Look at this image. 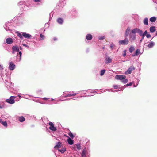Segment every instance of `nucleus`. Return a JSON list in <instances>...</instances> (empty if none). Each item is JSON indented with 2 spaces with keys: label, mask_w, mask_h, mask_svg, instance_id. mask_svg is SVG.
<instances>
[{
  "label": "nucleus",
  "mask_w": 157,
  "mask_h": 157,
  "mask_svg": "<svg viewBox=\"0 0 157 157\" xmlns=\"http://www.w3.org/2000/svg\"><path fill=\"white\" fill-rule=\"evenodd\" d=\"M156 20V18L155 17H152L150 19V21L151 22H154Z\"/></svg>",
  "instance_id": "aec40b11"
},
{
  "label": "nucleus",
  "mask_w": 157,
  "mask_h": 157,
  "mask_svg": "<svg viewBox=\"0 0 157 157\" xmlns=\"http://www.w3.org/2000/svg\"><path fill=\"white\" fill-rule=\"evenodd\" d=\"M132 82H130V83L127 84L126 85H124V86H132Z\"/></svg>",
  "instance_id": "c9c22d12"
},
{
  "label": "nucleus",
  "mask_w": 157,
  "mask_h": 157,
  "mask_svg": "<svg viewBox=\"0 0 157 157\" xmlns=\"http://www.w3.org/2000/svg\"><path fill=\"white\" fill-rule=\"evenodd\" d=\"M64 136H66V137H68V138H69V136H66V135H64Z\"/></svg>",
  "instance_id": "09e8293b"
},
{
  "label": "nucleus",
  "mask_w": 157,
  "mask_h": 157,
  "mask_svg": "<svg viewBox=\"0 0 157 157\" xmlns=\"http://www.w3.org/2000/svg\"><path fill=\"white\" fill-rule=\"evenodd\" d=\"M129 42L128 39L126 37L124 40L119 41L118 42L120 45H126L128 44Z\"/></svg>",
  "instance_id": "f257e3e1"
},
{
  "label": "nucleus",
  "mask_w": 157,
  "mask_h": 157,
  "mask_svg": "<svg viewBox=\"0 0 157 157\" xmlns=\"http://www.w3.org/2000/svg\"><path fill=\"white\" fill-rule=\"evenodd\" d=\"M105 60L106 62L105 63L106 64L109 63H111L112 62V59H111L110 57H109L108 58H106L105 59Z\"/></svg>",
  "instance_id": "2eb2a0df"
},
{
  "label": "nucleus",
  "mask_w": 157,
  "mask_h": 157,
  "mask_svg": "<svg viewBox=\"0 0 157 157\" xmlns=\"http://www.w3.org/2000/svg\"><path fill=\"white\" fill-rule=\"evenodd\" d=\"M17 36L19 37L21 39H22L23 38L22 35H21L19 32H17Z\"/></svg>",
  "instance_id": "cd10ccee"
},
{
  "label": "nucleus",
  "mask_w": 157,
  "mask_h": 157,
  "mask_svg": "<svg viewBox=\"0 0 157 157\" xmlns=\"http://www.w3.org/2000/svg\"><path fill=\"white\" fill-rule=\"evenodd\" d=\"M61 143L60 142H58L57 144L55 146L54 148H60L61 147Z\"/></svg>",
  "instance_id": "4be33fe9"
},
{
  "label": "nucleus",
  "mask_w": 157,
  "mask_h": 157,
  "mask_svg": "<svg viewBox=\"0 0 157 157\" xmlns=\"http://www.w3.org/2000/svg\"><path fill=\"white\" fill-rule=\"evenodd\" d=\"M105 72V70H101L100 71V75L102 76L104 74Z\"/></svg>",
  "instance_id": "72a5a7b5"
},
{
  "label": "nucleus",
  "mask_w": 157,
  "mask_h": 157,
  "mask_svg": "<svg viewBox=\"0 0 157 157\" xmlns=\"http://www.w3.org/2000/svg\"><path fill=\"white\" fill-rule=\"evenodd\" d=\"M0 108H2V107L0 106Z\"/></svg>",
  "instance_id": "5fc2aeb1"
},
{
  "label": "nucleus",
  "mask_w": 157,
  "mask_h": 157,
  "mask_svg": "<svg viewBox=\"0 0 157 157\" xmlns=\"http://www.w3.org/2000/svg\"><path fill=\"white\" fill-rule=\"evenodd\" d=\"M15 65L12 62H11L10 63L9 68L10 70H13L15 68Z\"/></svg>",
  "instance_id": "0eeeda50"
},
{
  "label": "nucleus",
  "mask_w": 157,
  "mask_h": 157,
  "mask_svg": "<svg viewBox=\"0 0 157 157\" xmlns=\"http://www.w3.org/2000/svg\"><path fill=\"white\" fill-rule=\"evenodd\" d=\"M18 120L20 122H22L25 121V118L24 117L21 116L19 117Z\"/></svg>",
  "instance_id": "5701e85b"
},
{
  "label": "nucleus",
  "mask_w": 157,
  "mask_h": 157,
  "mask_svg": "<svg viewBox=\"0 0 157 157\" xmlns=\"http://www.w3.org/2000/svg\"><path fill=\"white\" fill-rule=\"evenodd\" d=\"M76 94H68L67 95L65 96V97H70L72 96H75Z\"/></svg>",
  "instance_id": "c756f323"
},
{
  "label": "nucleus",
  "mask_w": 157,
  "mask_h": 157,
  "mask_svg": "<svg viewBox=\"0 0 157 157\" xmlns=\"http://www.w3.org/2000/svg\"><path fill=\"white\" fill-rule=\"evenodd\" d=\"M147 33H148V32L147 31V30H145L144 32V33H143V34L144 35H146L147 34Z\"/></svg>",
  "instance_id": "4c0bfd02"
},
{
  "label": "nucleus",
  "mask_w": 157,
  "mask_h": 157,
  "mask_svg": "<svg viewBox=\"0 0 157 157\" xmlns=\"http://www.w3.org/2000/svg\"><path fill=\"white\" fill-rule=\"evenodd\" d=\"M71 157H72V156H71Z\"/></svg>",
  "instance_id": "13d9d810"
},
{
  "label": "nucleus",
  "mask_w": 157,
  "mask_h": 157,
  "mask_svg": "<svg viewBox=\"0 0 157 157\" xmlns=\"http://www.w3.org/2000/svg\"><path fill=\"white\" fill-rule=\"evenodd\" d=\"M137 33L140 35H141L143 34V31L140 30V29L138 28Z\"/></svg>",
  "instance_id": "bb28decb"
},
{
  "label": "nucleus",
  "mask_w": 157,
  "mask_h": 157,
  "mask_svg": "<svg viewBox=\"0 0 157 157\" xmlns=\"http://www.w3.org/2000/svg\"><path fill=\"white\" fill-rule=\"evenodd\" d=\"M6 42L8 44H11L13 43V40L12 38H9L6 39Z\"/></svg>",
  "instance_id": "1a4fd4ad"
},
{
  "label": "nucleus",
  "mask_w": 157,
  "mask_h": 157,
  "mask_svg": "<svg viewBox=\"0 0 157 157\" xmlns=\"http://www.w3.org/2000/svg\"><path fill=\"white\" fill-rule=\"evenodd\" d=\"M76 149H78V144H76L74 145V149L75 150H76Z\"/></svg>",
  "instance_id": "2f4dec72"
},
{
  "label": "nucleus",
  "mask_w": 157,
  "mask_h": 157,
  "mask_svg": "<svg viewBox=\"0 0 157 157\" xmlns=\"http://www.w3.org/2000/svg\"><path fill=\"white\" fill-rule=\"evenodd\" d=\"M128 80L126 79L125 78H123V79L122 80V82L124 83H127L128 82Z\"/></svg>",
  "instance_id": "7c9ffc66"
},
{
  "label": "nucleus",
  "mask_w": 157,
  "mask_h": 157,
  "mask_svg": "<svg viewBox=\"0 0 157 157\" xmlns=\"http://www.w3.org/2000/svg\"><path fill=\"white\" fill-rule=\"evenodd\" d=\"M33 1L36 2H41V0H33Z\"/></svg>",
  "instance_id": "58836bf2"
},
{
  "label": "nucleus",
  "mask_w": 157,
  "mask_h": 157,
  "mask_svg": "<svg viewBox=\"0 0 157 157\" xmlns=\"http://www.w3.org/2000/svg\"><path fill=\"white\" fill-rule=\"evenodd\" d=\"M126 78V76L124 75H117L115 76V78L117 80H122L123 78Z\"/></svg>",
  "instance_id": "423d86ee"
},
{
  "label": "nucleus",
  "mask_w": 157,
  "mask_h": 157,
  "mask_svg": "<svg viewBox=\"0 0 157 157\" xmlns=\"http://www.w3.org/2000/svg\"><path fill=\"white\" fill-rule=\"evenodd\" d=\"M146 36L148 38H151V35L150 34H148L146 35Z\"/></svg>",
  "instance_id": "e433bc0d"
},
{
  "label": "nucleus",
  "mask_w": 157,
  "mask_h": 157,
  "mask_svg": "<svg viewBox=\"0 0 157 157\" xmlns=\"http://www.w3.org/2000/svg\"><path fill=\"white\" fill-rule=\"evenodd\" d=\"M53 40L54 41H56L57 40V39L56 38V37H54L53 38Z\"/></svg>",
  "instance_id": "c03bdc74"
},
{
  "label": "nucleus",
  "mask_w": 157,
  "mask_h": 157,
  "mask_svg": "<svg viewBox=\"0 0 157 157\" xmlns=\"http://www.w3.org/2000/svg\"><path fill=\"white\" fill-rule=\"evenodd\" d=\"M130 41H131L134 40L136 39V35L135 34H132L131 33H130Z\"/></svg>",
  "instance_id": "39448f33"
},
{
  "label": "nucleus",
  "mask_w": 157,
  "mask_h": 157,
  "mask_svg": "<svg viewBox=\"0 0 157 157\" xmlns=\"http://www.w3.org/2000/svg\"><path fill=\"white\" fill-rule=\"evenodd\" d=\"M86 149L85 148L83 150L82 153L81 155L82 157H85L86 156Z\"/></svg>",
  "instance_id": "9d476101"
},
{
  "label": "nucleus",
  "mask_w": 157,
  "mask_h": 157,
  "mask_svg": "<svg viewBox=\"0 0 157 157\" xmlns=\"http://www.w3.org/2000/svg\"><path fill=\"white\" fill-rule=\"evenodd\" d=\"M126 55V53L125 52V53L124 54H123V56H124V57H125V56Z\"/></svg>",
  "instance_id": "49530a36"
},
{
  "label": "nucleus",
  "mask_w": 157,
  "mask_h": 157,
  "mask_svg": "<svg viewBox=\"0 0 157 157\" xmlns=\"http://www.w3.org/2000/svg\"><path fill=\"white\" fill-rule=\"evenodd\" d=\"M142 40H143V39H141L140 40V43H141V42H142Z\"/></svg>",
  "instance_id": "de8ad7c7"
},
{
  "label": "nucleus",
  "mask_w": 157,
  "mask_h": 157,
  "mask_svg": "<svg viewBox=\"0 0 157 157\" xmlns=\"http://www.w3.org/2000/svg\"><path fill=\"white\" fill-rule=\"evenodd\" d=\"M130 31V28L129 27H128L125 31V37H127L129 33V32Z\"/></svg>",
  "instance_id": "9b49d317"
},
{
  "label": "nucleus",
  "mask_w": 157,
  "mask_h": 157,
  "mask_svg": "<svg viewBox=\"0 0 157 157\" xmlns=\"http://www.w3.org/2000/svg\"><path fill=\"white\" fill-rule=\"evenodd\" d=\"M80 147L79 146V150L80 149Z\"/></svg>",
  "instance_id": "603ef678"
},
{
  "label": "nucleus",
  "mask_w": 157,
  "mask_h": 157,
  "mask_svg": "<svg viewBox=\"0 0 157 157\" xmlns=\"http://www.w3.org/2000/svg\"><path fill=\"white\" fill-rule=\"evenodd\" d=\"M44 98L45 100H47V98Z\"/></svg>",
  "instance_id": "8fccbe9b"
},
{
  "label": "nucleus",
  "mask_w": 157,
  "mask_h": 157,
  "mask_svg": "<svg viewBox=\"0 0 157 157\" xmlns=\"http://www.w3.org/2000/svg\"><path fill=\"white\" fill-rule=\"evenodd\" d=\"M66 149L65 148H63L61 149H59L58 151L61 152L62 153H63L66 151Z\"/></svg>",
  "instance_id": "c85d7f7f"
},
{
  "label": "nucleus",
  "mask_w": 157,
  "mask_h": 157,
  "mask_svg": "<svg viewBox=\"0 0 157 157\" xmlns=\"http://www.w3.org/2000/svg\"><path fill=\"white\" fill-rule=\"evenodd\" d=\"M22 35L25 38H30L31 37V35L30 34L26 33H23Z\"/></svg>",
  "instance_id": "6e6552de"
},
{
  "label": "nucleus",
  "mask_w": 157,
  "mask_h": 157,
  "mask_svg": "<svg viewBox=\"0 0 157 157\" xmlns=\"http://www.w3.org/2000/svg\"><path fill=\"white\" fill-rule=\"evenodd\" d=\"M0 123L5 127L7 126V123L6 121H3L2 119H0Z\"/></svg>",
  "instance_id": "dca6fc26"
},
{
  "label": "nucleus",
  "mask_w": 157,
  "mask_h": 157,
  "mask_svg": "<svg viewBox=\"0 0 157 157\" xmlns=\"http://www.w3.org/2000/svg\"><path fill=\"white\" fill-rule=\"evenodd\" d=\"M149 30L151 32L153 33L156 30L155 27V26H151Z\"/></svg>",
  "instance_id": "ddd939ff"
},
{
  "label": "nucleus",
  "mask_w": 157,
  "mask_h": 157,
  "mask_svg": "<svg viewBox=\"0 0 157 157\" xmlns=\"http://www.w3.org/2000/svg\"><path fill=\"white\" fill-rule=\"evenodd\" d=\"M114 44H111L110 47L111 48H113V47Z\"/></svg>",
  "instance_id": "37998d69"
},
{
  "label": "nucleus",
  "mask_w": 157,
  "mask_h": 157,
  "mask_svg": "<svg viewBox=\"0 0 157 157\" xmlns=\"http://www.w3.org/2000/svg\"><path fill=\"white\" fill-rule=\"evenodd\" d=\"M40 39L41 40H43L44 39V38L45 37L44 36V35H42V34H40Z\"/></svg>",
  "instance_id": "f704fd0d"
},
{
  "label": "nucleus",
  "mask_w": 157,
  "mask_h": 157,
  "mask_svg": "<svg viewBox=\"0 0 157 157\" xmlns=\"http://www.w3.org/2000/svg\"><path fill=\"white\" fill-rule=\"evenodd\" d=\"M15 97L14 96H11L9 99H7L6 100V102L9 104H13L14 103L15 101L14 99Z\"/></svg>",
  "instance_id": "f03ea898"
},
{
  "label": "nucleus",
  "mask_w": 157,
  "mask_h": 157,
  "mask_svg": "<svg viewBox=\"0 0 157 157\" xmlns=\"http://www.w3.org/2000/svg\"><path fill=\"white\" fill-rule=\"evenodd\" d=\"M138 28H136L132 30L130 33L133 34H135L137 32Z\"/></svg>",
  "instance_id": "412c9836"
},
{
  "label": "nucleus",
  "mask_w": 157,
  "mask_h": 157,
  "mask_svg": "<svg viewBox=\"0 0 157 157\" xmlns=\"http://www.w3.org/2000/svg\"><path fill=\"white\" fill-rule=\"evenodd\" d=\"M140 36H141L142 37V39L143 40L144 39V36H145V35H144L143 34H142Z\"/></svg>",
  "instance_id": "79ce46f5"
},
{
  "label": "nucleus",
  "mask_w": 157,
  "mask_h": 157,
  "mask_svg": "<svg viewBox=\"0 0 157 157\" xmlns=\"http://www.w3.org/2000/svg\"><path fill=\"white\" fill-rule=\"evenodd\" d=\"M155 43L153 41L150 42L148 44V47L149 48H152L155 45Z\"/></svg>",
  "instance_id": "f8f14e48"
},
{
  "label": "nucleus",
  "mask_w": 157,
  "mask_h": 157,
  "mask_svg": "<svg viewBox=\"0 0 157 157\" xmlns=\"http://www.w3.org/2000/svg\"><path fill=\"white\" fill-rule=\"evenodd\" d=\"M121 90V89H120V90Z\"/></svg>",
  "instance_id": "6e6d98bb"
},
{
  "label": "nucleus",
  "mask_w": 157,
  "mask_h": 157,
  "mask_svg": "<svg viewBox=\"0 0 157 157\" xmlns=\"http://www.w3.org/2000/svg\"><path fill=\"white\" fill-rule=\"evenodd\" d=\"M121 90V89H120V90Z\"/></svg>",
  "instance_id": "4d7b16f0"
},
{
  "label": "nucleus",
  "mask_w": 157,
  "mask_h": 157,
  "mask_svg": "<svg viewBox=\"0 0 157 157\" xmlns=\"http://www.w3.org/2000/svg\"><path fill=\"white\" fill-rule=\"evenodd\" d=\"M140 53V51L139 49H137L135 52V55H133V56H137Z\"/></svg>",
  "instance_id": "a878e982"
},
{
  "label": "nucleus",
  "mask_w": 157,
  "mask_h": 157,
  "mask_svg": "<svg viewBox=\"0 0 157 157\" xmlns=\"http://www.w3.org/2000/svg\"><path fill=\"white\" fill-rule=\"evenodd\" d=\"M57 21L60 24H62L63 22V19L60 18H58L57 19Z\"/></svg>",
  "instance_id": "b1692460"
},
{
  "label": "nucleus",
  "mask_w": 157,
  "mask_h": 157,
  "mask_svg": "<svg viewBox=\"0 0 157 157\" xmlns=\"http://www.w3.org/2000/svg\"><path fill=\"white\" fill-rule=\"evenodd\" d=\"M135 69V68L133 66H131L128 68V70L125 71V74L126 75L130 74L132 73V71L134 70Z\"/></svg>",
  "instance_id": "7ed1b4c3"
},
{
  "label": "nucleus",
  "mask_w": 157,
  "mask_h": 157,
  "mask_svg": "<svg viewBox=\"0 0 157 157\" xmlns=\"http://www.w3.org/2000/svg\"><path fill=\"white\" fill-rule=\"evenodd\" d=\"M12 49L14 51L18 52L19 51V48L18 46H15L12 47Z\"/></svg>",
  "instance_id": "4468645a"
},
{
  "label": "nucleus",
  "mask_w": 157,
  "mask_h": 157,
  "mask_svg": "<svg viewBox=\"0 0 157 157\" xmlns=\"http://www.w3.org/2000/svg\"><path fill=\"white\" fill-rule=\"evenodd\" d=\"M148 19L147 18H145L143 20V23L144 24L146 25H148Z\"/></svg>",
  "instance_id": "a211bd4d"
},
{
  "label": "nucleus",
  "mask_w": 157,
  "mask_h": 157,
  "mask_svg": "<svg viewBox=\"0 0 157 157\" xmlns=\"http://www.w3.org/2000/svg\"><path fill=\"white\" fill-rule=\"evenodd\" d=\"M135 48L134 47L132 46H131L129 49V51L130 53H132V52L134 50Z\"/></svg>",
  "instance_id": "393cba45"
},
{
  "label": "nucleus",
  "mask_w": 157,
  "mask_h": 157,
  "mask_svg": "<svg viewBox=\"0 0 157 157\" xmlns=\"http://www.w3.org/2000/svg\"><path fill=\"white\" fill-rule=\"evenodd\" d=\"M49 125L50 126L49 127L50 129L53 131L56 130V128L54 126V124L52 122H50L49 123Z\"/></svg>",
  "instance_id": "20e7f679"
},
{
  "label": "nucleus",
  "mask_w": 157,
  "mask_h": 157,
  "mask_svg": "<svg viewBox=\"0 0 157 157\" xmlns=\"http://www.w3.org/2000/svg\"><path fill=\"white\" fill-rule=\"evenodd\" d=\"M104 39V37H101L99 38V39L100 40H103V39Z\"/></svg>",
  "instance_id": "a18cd8bd"
},
{
  "label": "nucleus",
  "mask_w": 157,
  "mask_h": 157,
  "mask_svg": "<svg viewBox=\"0 0 157 157\" xmlns=\"http://www.w3.org/2000/svg\"><path fill=\"white\" fill-rule=\"evenodd\" d=\"M23 45L25 46H26V47L27 46V45H26V44H24Z\"/></svg>",
  "instance_id": "3c124183"
},
{
  "label": "nucleus",
  "mask_w": 157,
  "mask_h": 157,
  "mask_svg": "<svg viewBox=\"0 0 157 157\" xmlns=\"http://www.w3.org/2000/svg\"><path fill=\"white\" fill-rule=\"evenodd\" d=\"M68 135L71 139H73L74 138V136L73 134L71 132H70L68 133Z\"/></svg>",
  "instance_id": "473e14b6"
},
{
  "label": "nucleus",
  "mask_w": 157,
  "mask_h": 157,
  "mask_svg": "<svg viewBox=\"0 0 157 157\" xmlns=\"http://www.w3.org/2000/svg\"><path fill=\"white\" fill-rule=\"evenodd\" d=\"M156 35H157V32H156Z\"/></svg>",
  "instance_id": "864d4df0"
},
{
  "label": "nucleus",
  "mask_w": 157,
  "mask_h": 157,
  "mask_svg": "<svg viewBox=\"0 0 157 157\" xmlns=\"http://www.w3.org/2000/svg\"><path fill=\"white\" fill-rule=\"evenodd\" d=\"M113 87L115 89L117 88L118 87V85H114L113 86Z\"/></svg>",
  "instance_id": "a19ab883"
},
{
  "label": "nucleus",
  "mask_w": 157,
  "mask_h": 157,
  "mask_svg": "<svg viewBox=\"0 0 157 157\" xmlns=\"http://www.w3.org/2000/svg\"><path fill=\"white\" fill-rule=\"evenodd\" d=\"M92 36L91 34H87L86 36V39L88 40H90L92 39Z\"/></svg>",
  "instance_id": "f3484780"
},
{
  "label": "nucleus",
  "mask_w": 157,
  "mask_h": 157,
  "mask_svg": "<svg viewBox=\"0 0 157 157\" xmlns=\"http://www.w3.org/2000/svg\"><path fill=\"white\" fill-rule=\"evenodd\" d=\"M67 141L68 143L70 145H72L73 144V140L70 138H69L67 140Z\"/></svg>",
  "instance_id": "6ab92c4d"
},
{
  "label": "nucleus",
  "mask_w": 157,
  "mask_h": 157,
  "mask_svg": "<svg viewBox=\"0 0 157 157\" xmlns=\"http://www.w3.org/2000/svg\"><path fill=\"white\" fill-rule=\"evenodd\" d=\"M19 55H20V59H21V56L22 53L20 51L18 53Z\"/></svg>",
  "instance_id": "ea45409f"
}]
</instances>
